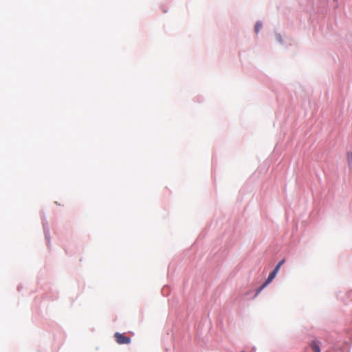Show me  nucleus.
<instances>
[{
    "mask_svg": "<svg viewBox=\"0 0 352 352\" xmlns=\"http://www.w3.org/2000/svg\"><path fill=\"white\" fill-rule=\"evenodd\" d=\"M114 338L116 342L119 344H129L131 342V338L129 337L118 332L115 333Z\"/></svg>",
    "mask_w": 352,
    "mask_h": 352,
    "instance_id": "1",
    "label": "nucleus"
},
{
    "mask_svg": "<svg viewBox=\"0 0 352 352\" xmlns=\"http://www.w3.org/2000/svg\"><path fill=\"white\" fill-rule=\"evenodd\" d=\"M276 276V274H275V272H272L269 274V276H268V277H267V280L265 281V283H263V285H261V287L257 289V291H256V294H255L254 297H256V296L258 295V294H259V293H260V292H261V291H262V290H263V289H264V288H265V287H266L269 283H270L272 281V280L275 278V276Z\"/></svg>",
    "mask_w": 352,
    "mask_h": 352,
    "instance_id": "2",
    "label": "nucleus"
},
{
    "mask_svg": "<svg viewBox=\"0 0 352 352\" xmlns=\"http://www.w3.org/2000/svg\"><path fill=\"white\" fill-rule=\"evenodd\" d=\"M310 347L314 352H320V348L319 345V342L314 340L310 343Z\"/></svg>",
    "mask_w": 352,
    "mask_h": 352,
    "instance_id": "3",
    "label": "nucleus"
},
{
    "mask_svg": "<svg viewBox=\"0 0 352 352\" xmlns=\"http://www.w3.org/2000/svg\"><path fill=\"white\" fill-rule=\"evenodd\" d=\"M261 28H262V23L261 22H257L254 27L256 33H258L259 32V30L261 29Z\"/></svg>",
    "mask_w": 352,
    "mask_h": 352,
    "instance_id": "4",
    "label": "nucleus"
},
{
    "mask_svg": "<svg viewBox=\"0 0 352 352\" xmlns=\"http://www.w3.org/2000/svg\"><path fill=\"white\" fill-rule=\"evenodd\" d=\"M280 267V266H278V265H277L275 267V268L273 270V271H272V272H275V274H277V273H278V270H279Z\"/></svg>",
    "mask_w": 352,
    "mask_h": 352,
    "instance_id": "5",
    "label": "nucleus"
},
{
    "mask_svg": "<svg viewBox=\"0 0 352 352\" xmlns=\"http://www.w3.org/2000/svg\"><path fill=\"white\" fill-rule=\"evenodd\" d=\"M284 262H285V260H284V259L281 260V261L278 263V266H280V267H281V265L284 263Z\"/></svg>",
    "mask_w": 352,
    "mask_h": 352,
    "instance_id": "6",
    "label": "nucleus"
}]
</instances>
